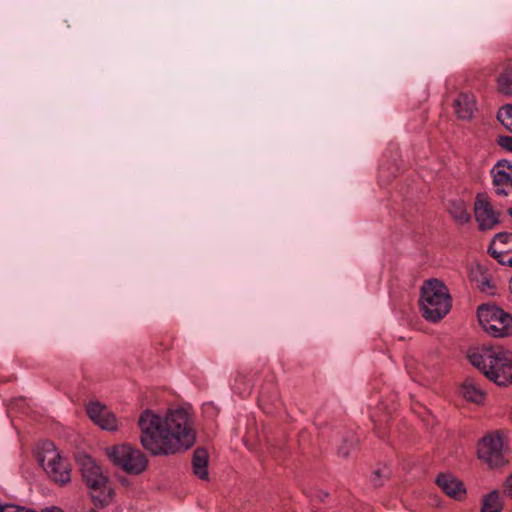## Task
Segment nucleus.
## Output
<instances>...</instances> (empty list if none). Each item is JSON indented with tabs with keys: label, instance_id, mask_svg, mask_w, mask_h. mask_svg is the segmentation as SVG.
I'll use <instances>...</instances> for the list:
<instances>
[{
	"label": "nucleus",
	"instance_id": "nucleus-1",
	"mask_svg": "<svg viewBox=\"0 0 512 512\" xmlns=\"http://www.w3.org/2000/svg\"><path fill=\"white\" fill-rule=\"evenodd\" d=\"M138 425L143 448L154 456L187 450L196 440L193 418L184 408L170 409L165 418L147 409L141 413Z\"/></svg>",
	"mask_w": 512,
	"mask_h": 512
},
{
	"label": "nucleus",
	"instance_id": "nucleus-2",
	"mask_svg": "<svg viewBox=\"0 0 512 512\" xmlns=\"http://www.w3.org/2000/svg\"><path fill=\"white\" fill-rule=\"evenodd\" d=\"M470 363L499 386L512 383V355L502 348H482L469 351Z\"/></svg>",
	"mask_w": 512,
	"mask_h": 512
},
{
	"label": "nucleus",
	"instance_id": "nucleus-3",
	"mask_svg": "<svg viewBox=\"0 0 512 512\" xmlns=\"http://www.w3.org/2000/svg\"><path fill=\"white\" fill-rule=\"evenodd\" d=\"M76 461L93 505L99 509L110 505L113 502L114 489L102 467L87 454L78 455Z\"/></svg>",
	"mask_w": 512,
	"mask_h": 512
},
{
	"label": "nucleus",
	"instance_id": "nucleus-4",
	"mask_svg": "<svg viewBox=\"0 0 512 512\" xmlns=\"http://www.w3.org/2000/svg\"><path fill=\"white\" fill-rule=\"evenodd\" d=\"M420 307L423 317L430 322L441 320L451 309L447 287L438 279H430L421 287Z\"/></svg>",
	"mask_w": 512,
	"mask_h": 512
},
{
	"label": "nucleus",
	"instance_id": "nucleus-5",
	"mask_svg": "<svg viewBox=\"0 0 512 512\" xmlns=\"http://www.w3.org/2000/svg\"><path fill=\"white\" fill-rule=\"evenodd\" d=\"M509 453V447L505 442V435L500 430L487 433L478 442V457L491 468L506 465L509 462Z\"/></svg>",
	"mask_w": 512,
	"mask_h": 512
},
{
	"label": "nucleus",
	"instance_id": "nucleus-6",
	"mask_svg": "<svg viewBox=\"0 0 512 512\" xmlns=\"http://www.w3.org/2000/svg\"><path fill=\"white\" fill-rule=\"evenodd\" d=\"M481 327L493 337L512 335V315L496 305L482 304L477 309Z\"/></svg>",
	"mask_w": 512,
	"mask_h": 512
},
{
	"label": "nucleus",
	"instance_id": "nucleus-7",
	"mask_svg": "<svg viewBox=\"0 0 512 512\" xmlns=\"http://www.w3.org/2000/svg\"><path fill=\"white\" fill-rule=\"evenodd\" d=\"M109 459L129 474L138 475L147 467V459L139 450L122 444L107 449Z\"/></svg>",
	"mask_w": 512,
	"mask_h": 512
},
{
	"label": "nucleus",
	"instance_id": "nucleus-8",
	"mask_svg": "<svg viewBox=\"0 0 512 512\" xmlns=\"http://www.w3.org/2000/svg\"><path fill=\"white\" fill-rule=\"evenodd\" d=\"M43 449L45 454L41 458V464L49 477L56 483H68L71 479L69 465L63 462L55 445L52 442H45Z\"/></svg>",
	"mask_w": 512,
	"mask_h": 512
},
{
	"label": "nucleus",
	"instance_id": "nucleus-9",
	"mask_svg": "<svg viewBox=\"0 0 512 512\" xmlns=\"http://www.w3.org/2000/svg\"><path fill=\"white\" fill-rule=\"evenodd\" d=\"M474 214L480 230H491L500 223V212L493 209L489 197L484 193L476 196Z\"/></svg>",
	"mask_w": 512,
	"mask_h": 512
},
{
	"label": "nucleus",
	"instance_id": "nucleus-10",
	"mask_svg": "<svg viewBox=\"0 0 512 512\" xmlns=\"http://www.w3.org/2000/svg\"><path fill=\"white\" fill-rule=\"evenodd\" d=\"M487 252L500 265L512 267V233H496L489 243Z\"/></svg>",
	"mask_w": 512,
	"mask_h": 512
},
{
	"label": "nucleus",
	"instance_id": "nucleus-11",
	"mask_svg": "<svg viewBox=\"0 0 512 512\" xmlns=\"http://www.w3.org/2000/svg\"><path fill=\"white\" fill-rule=\"evenodd\" d=\"M495 193L507 196L512 190V164L506 159L499 160L491 170Z\"/></svg>",
	"mask_w": 512,
	"mask_h": 512
},
{
	"label": "nucleus",
	"instance_id": "nucleus-12",
	"mask_svg": "<svg viewBox=\"0 0 512 512\" xmlns=\"http://www.w3.org/2000/svg\"><path fill=\"white\" fill-rule=\"evenodd\" d=\"M90 419L101 429L107 431L117 430V419L115 415L102 403L90 402L86 408Z\"/></svg>",
	"mask_w": 512,
	"mask_h": 512
},
{
	"label": "nucleus",
	"instance_id": "nucleus-13",
	"mask_svg": "<svg viewBox=\"0 0 512 512\" xmlns=\"http://www.w3.org/2000/svg\"><path fill=\"white\" fill-rule=\"evenodd\" d=\"M436 483L444 493L454 499L460 500L466 494L464 484L450 473H440Z\"/></svg>",
	"mask_w": 512,
	"mask_h": 512
},
{
	"label": "nucleus",
	"instance_id": "nucleus-14",
	"mask_svg": "<svg viewBox=\"0 0 512 512\" xmlns=\"http://www.w3.org/2000/svg\"><path fill=\"white\" fill-rule=\"evenodd\" d=\"M460 393L465 400L475 404H481L484 401L486 395L480 383L473 377H467L463 381L460 388Z\"/></svg>",
	"mask_w": 512,
	"mask_h": 512
},
{
	"label": "nucleus",
	"instance_id": "nucleus-15",
	"mask_svg": "<svg viewBox=\"0 0 512 512\" xmlns=\"http://www.w3.org/2000/svg\"><path fill=\"white\" fill-rule=\"evenodd\" d=\"M455 113L462 120L472 119L476 110L475 96L468 93H460L454 100Z\"/></svg>",
	"mask_w": 512,
	"mask_h": 512
},
{
	"label": "nucleus",
	"instance_id": "nucleus-16",
	"mask_svg": "<svg viewBox=\"0 0 512 512\" xmlns=\"http://www.w3.org/2000/svg\"><path fill=\"white\" fill-rule=\"evenodd\" d=\"M470 278L476 282L477 287L481 292L493 294L495 284L492 282L491 277L486 272L483 265L477 264L470 272Z\"/></svg>",
	"mask_w": 512,
	"mask_h": 512
},
{
	"label": "nucleus",
	"instance_id": "nucleus-17",
	"mask_svg": "<svg viewBox=\"0 0 512 512\" xmlns=\"http://www.w3.org/2000/svg\"><path fill=\"white\" fill-rule=\"evenodd\" d=\"M208 452L204 448H197L193 452V473L202 480L208 479Z\"/></svg>",
	"mask_w": 512,
	"mask_h": 512
},
{
	"label": "nucleus",
	"instance_id": "nucleus-18",
	"mask_svg": "<svg viewBox=\"0 0 512 512\" xmlns=\"http://www.w3.org/2000/svg\"><path fill=\"white\" fill-rule=\"evenodd\" d=\"M449 213L451 217L461 225L471 220V215L467 211L466 204L461 200L452 201L450 203Z\"/></svg>",
	"mask_w": 512,
	"mask_h": 512
},
{
	"label": "nucleus",
	"instance_id": "nucleus-19",
	"mask_svg": "<svg viewBox=\"0 0 512 512\" xmlns=\"http://www.w3.org/2000/svg\"><path fill=\"white\" fill-rule=\"evenodd\" d=\"M497 90L506 96L512 95V67L506 66L496 79Z\"/></svg>",
	"mask_w": 512,
	"mask_h": 512
},
{
	"label": "nucleus",
	"instance_id": "nucleus-20",
	"mask_svg": "<svg viewBox=\"0 0 512 512\" xmlns=\"http://www.w3.org/2000/svg\"><path fill=\"white\" fill-rule=\"evenodd\" d=\"M502 506L496 491H492L484 496L482 501L481 512H501Z\"/></svg>",
	"mask_w": 512,
	"mask_h": 512
},
{
	"label": "nucleus",
	"instance_id": "nucleus-21",
	"mask_svg": "<svg viewBox=\"0 0 512 512\" xmlns=\"http://www.w3.org/2000/svg\"><path fill=\"white\" fill-rule=\"evenodd\" d=\"M497 119L512 133V104L502 106L497 113Z\"/></svg>",
	"mask_w": 512,
	"mask_h": 512
},
{
	"label": "nucleus",
	"instance_id": "nucleus-22",
	"mask_svg": "<svg viewBox=\"0 0 512 512\" xmlns=\"http://www.w3.org/2000/svg\"><path fill=\"white\" fill-rule=\"evenodd\" d=\"M232 387L241 396L247 395L251 391V385L246 383V376L242 372H237Z\"/></svg>",
	"mask_w": 512,
	"mask_h": 512
},
{
	"label": "nucleus",
	"instance_id": "nucleus-23",
	"mask_svg": "<svg viewBox=\"0 0 512 512\" xmlns=\"http://www.w3.org/2000/svg\"><path fill=\"white\" fill-rule=\"evenodd\" d=\"M356 445L357 440L353 436H351L349 439H345L343 444L338 448V455L343 458H348Z\"/></svg>",
	"mask_w": 512,
	"mask_h": 512
},
{
	"label": "nucleus",
	"instance_id": "nucleus-24",
	"mask_svg": "<svg viewBox=\"0 0 512 512\" xmlns=\"http://www.w3.org/2000/svg\"><path fill=\"white\" fill-rule=\"evenodd\" d=\"M387 476L386 469H377L372 474L371 482L375 487H380L383 485L381 478H386Z\"/></svg>",
	"mask_w": 512,
	"mask_h": 512
},
{
	"label": "nucleus",
	"instance_id": "nucleus-25",
	"mask_svg": "<svg viewBox=\"0 0 512 512\" xmlns=\"http://www.w3.org/2000/svg\"><path fill=\"white\" fill-rule=\"evenodd\" d=\"M498 145L503 149L512 152V137L511 136H499Z\"/></svg>",
	"mask_w": 512,
	"mask_h": 512
},
{
	"label": "nucleus",
	"instance_id": "nucleus-26",
	"mask_svg": "<svg viewBox=\"0 0 512 512\" xmlns=\"http://www.w3.org/2000/svg\"><path fill=\"white\" fill-rule=\"evenodd\" d=\"M0 512H25V507L14 504H5L0 505Z\"/></svg>",
	"mask_w": 512,
	"mask_h": 512
},
{
	"label": "nucleus",
	"instance_id": "nucleus-27",
	"mask_svg": "<svg viewBox=\"0 0 512 512\" xmlns=\"http://www.w3.org/2000/svg\"><path fill=\"white\" fill-rule=\"evenodd\" d=\"M315 497L321 501V502H324L326 500V498L329 497V494L325 491H318L315 495Z\"/></svg>",
	"mask_w": 512,
	"mask_h": 512
},
{
	"label": "nucleus",
	"instance_id": "nucleus-28",
	"mask_svg": "<svg viewBox=\"0 0 512 512\" xmlns=\"http://www.w3.org/2000/svg\"><path fill=\"white\" fill-rule=\"evenodd\" d=\"M506 492L510 497H512V473L506 481Z\"/></svg>",
	"mask_w": 512,
	"mask_h": 512
},
{
	"label": "nucleus",
	"instance_id": "nucleus-29",
	"mask_svg": "<svg viewBox=\"0 0 512 512\" xmlns=\"http://www.w3.org/2000/svg\"><path fill=\"white\" fill-rule=\"evenodd\" d=\"M46 512H63V511L56 506H51V507H46Z\"/></svg>",
	"mask_w": 512,
	"mask_h": 512
},
{
	"label": "nucleus",
	"instance_id": "nucleus-30",
	"mask_svg": "<svg viewBox=\"0 0 512 512\" xmlns=\"http://www.w3.org/2000/svg\"><path fill=\"white\" fill-rule=\"evenodd\" d=\"M509 291L512 294V277L509 280Z\"/></svg>",
	"mask_w": 512,
	"mask_h": 512
},
{
	"label": "nucleus",
	"instance_id": "nucleus-31",
	"mask_svg": "<svg viewBox=\"0 0 512 512\" xmlns=\"http://www.w3.org/2000/svg\"><path fill=\"white\" fill-rule=\"evenodd\" d=\"M508 214L511 216L512 218V207H510L508 210H507Z\"/></svg>",
	"mask_w": 512,
	"mask_h": 512
}]
</instances>
